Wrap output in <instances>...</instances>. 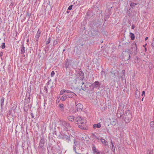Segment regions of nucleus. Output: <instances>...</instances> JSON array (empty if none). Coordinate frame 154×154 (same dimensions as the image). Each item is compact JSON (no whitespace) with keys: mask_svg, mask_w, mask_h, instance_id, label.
<instances>
[{"mask_svg":"<svg viewBox=\"0 0 154 154\" xmlns=\"http://www.w3.org/2000/svg\"><path fill=\"white\" fill-rule=\"evenodd\" d=\"M46 104V101L45 102V104Z\"/></svg>","mask_w":154,"mask_h":154,"instance_id":"49530a36","label":"nucleus"},{"mask_svg":"<svg viewBox=\"0 0 154 154\" xmlns=\"http://www.w3.org/2000/svg\"><path fill=\"white\" fill-rule=\"evenodd\" d=\"M79 85H82L81 86V88L83 90H85L86 89V85H85L84 82H83L82 80H81L79 82Z\"/></svg>","mask_w":154,"mask_h":154,"instance_id":"20e7f679","label":"nucleus"},{"mask_svg":"<svg viewBox=\"0 0 154 154\" xmlns=\"http://www.w3.org/2000/svg\"><path fill=\"white\" fill-rule=\"evenodd\" d=\"M69 63L68 62H66L65 66V67L66 68H67L69 66Z\"/></svg>","mask_w":154,"mask_h":154,"instance_id":"393cba45","label":"nucleus"},{"mask_svg":"<svg viewBox=\"0 0 154 154\" xmlns=\"http://www.w3.org/2000/svg\"><path fill=\"white\" fill-rule=\"evenodd\" d=\"M68 98L66 94L63 95L61 97V100L62 101H64Z\"/></svg>","mask_w":154,"mask_h":154,"instance_id":"4468645a","label":"nucleus"},{"mask_svg":"<svg viewBox=\"0 0 154 154\" xmlns=\"http://www.w3.org/2000/svg\"><path fill=\"white\" fill-rule=\"evenodd\" d=\"M111 144H112V146L114 145V143H113L112 141V140H111Z\"/></svg>","mask_w":154,"mask_h":154,"instance_id":"58836bf2","label":"nucleus"},{"mask_svg":"<svg viewBox=\"0 0 154 154\" xmlns=\"http://www.w3.org/2000/svg\"><path fill=\"white\" fill-rule=\"evenodd\" d=\"M125 122L126 123H129L132 118V115L129 112H126L124 116Z\"/></svg>","mask_w":154,"mask_h":154,"instance_id":"f03ea898","label":"nucleus"},{"mask_svg":"<svg viewBox=\"0 0 154 154\" xmlns=\"http://www.w3.org/2000/svg\"><path fill=\"white\" fill-rule=\"evenodd\" d=\"M2 48V49H4L5 48V43H2V45L1 46Z\"/></svg>","mask_w":154,"mask_h":154,"instance_id":"cd10ccee","label":"nucleus"},{"mask_svg":"<svg viewBox=\"0 0 154 154\" xmlns=\"http://www.w3.org/2000/svg\"><path fill=\"white\" fill-rule=\"evenodd\" d=\"M134 27H135L134 25H133L132 26V29H134Z\"/></svg>","mask_w":154,"mask_h":154,"instance_id":"4c0bfd02","label":"nucleus"},{"mask_svg":"<svg viewBox=\"0 0 154 154\" xmlns=\"http://www.w3.org/2000/svg\"><path fill=\"white\" fill-rule=\"evenodd\" d=\"M67 91V92H67L68 93H72V92L69 91H68V90H66Z\"/></svg>","mask_w":154,"mask_h":154,"instance_id":"a19ab883","label":"nucleus"},{"mask_svg":"<svg viewBox=\"0 0 154 154\" xmlns=\"http://www.w3.org/2000/svg\"><path fill=\"white\" fill-rule=\"evenodd\" d=\"M25 48L24 47V45L23 44H22L21 46V53L22 54H23L24 53H25Z\"/></svg>","mask_w":154,"mask_h":154,"instance_id":"ddd939ff","label":"nucleus"},{"mask_svg":"<svg viewBox=\"0 0 154 154\" xmlns=\"http://www.w3.org/2000/svg\"><path fill=\"white\" fill-rule=\"evenodd\" d=\"M101 126V125L100 123L97 124H95L93 125L94 128L95 129L96 128H100Z\"/></svg>","mask_w":154,"mask_h":154,"instance_id":"f8f14e48","label":"nucleus"},{"mask_svg":"<svg viewBox=\"0 0 154 154\" xmlns=\"http://www.w3.org/2000/svg\"><path fill=\"white\" fill-rule=\"evenodd\" d=\"M75 122L79 125V127L82 129L86 130L87 127L85 125V120L81 117H77L75 119Z\"/></svg>","mask_w":154,"mask_h":154,"instance_id":"f257e3e1","label":"nucleus"},{"mask_svg":"<svg viewBox=\"0 0 154 154\" xmlns=\"http://www.w3.org/2000/svg\"><path fill=\"white\" fill-rule=\"evenodd\" d=\"M51 42V38H50L49 37L48 39L47 40L46 44L47 45L49 44Z\"/></svg>","mask_w":154,"mask_h":154,"instance_id":"5701e85b","label":"nucleus"},{"mask_svg":"<svg viewBox=\"0 0 154 154\" xmlns=\"http://www.w3.org/2000/svg\"><path fill=\"white\" fill-rule=\"evenodd\" d=\"M144 46L145 48V47H145V46H144H144Z\"/></svg>","mask_w":154,"mask_h":154,"instance_id":"09e8293b","label":"nucleus"},{"mask_svg":"<svg viewBox=\"0 0 154 154\" xmlns=\"http://www.w3.org/2000/svg\"><path fill=\"white\" fill-rule=\"evenodd\" d=\"M133 47H135V48H134V50H136L137 49V45H136V44H134L133 45Z\"/></svg>","mask_w":154,"mask_h":154,"instance_id":"bb28decb","label":"nucleus"},{"mask_svg":"<svg viewBox=\"0 0 154 154\" xmlns=\"http://www.w3.org/2000/svg\"><path fill=\"white\" fill-rule=\"evenodd\" d=\"M74 146H73L74 149V150L75 151V150H76V146L78 144V143L75 141V140H74Z\"/></svg>","mask_w":154,"mask_h":154,"instance_id":"6ab92c4d","label":"nucleus"},{"mask_svg":"<svg viewBox=\"0 0 154 154\" xmlns=\"http://www.w3.org/2000/svg\"><path fill=\"white\" fill-rule=\"evenodd\" d=\"M148 39V37H146L145 38V40L146 41Z\"/></svg>","mask_w":154,"mask_h":154,"instance_id":"79ce46f5","label":"nucleus"},{"mask_svg":"<svg viewBox=\"0 0 154 154\" xmlns=\"http://www.w3.org/2000/svg\"><path fill=\"white\" fill-rule=\"evenodd\" d=\"M71 94H66L68 97L72 98L74 96V94L73 92H72ZM75 95H76V94H75Z\"/></svg>","mask_w":154,"mask_h":154,"instance_id":"f3484780","label":"nucleus"},{"mask_svg":"<svg viewBox=\"0 0 154 154\" xmlns=\"http://www.w3.org/2000/svg\"><path fill=\"white\" fill-rule=\"evenodd\" d=\"M143 98H143H143H142V101H143Z\"/></svg>","mask_w":154,"mask_h":154,"instance_id":"c03bdc74","label":"nucleus"},{"mask_svg":"<svg viewBox=\"0 0 154 154\" xmlns=\"http://www.w3.org/2000/svg\"><path fill=\"white\" fill-rule=\"evenodd\" d=\"M147 45V44H145V45Z\"/></svg>","mask_w":154,"mask_h":154,"instance_id":"8fccbe9b","label":"nucleus"},{"mask_svg":"<svg viewBox=\"0 0 154 154\" xmlns=\"http://www.w3.org/2000/svg\"><path fill=\"white\" fill-rule=\"evenodd\" d=\"M130 36L131 39L134 40V39L135 38L134 34L131 32H130Z\"/></svg>","mask_w":154,"mask_h":154,"instance_id":"a211bd4d","label":"nucleus"},{"mask_svg":"<svg viewBox=\"0 0 154 154\" xmlns=\"http://www.w3.org/2000/svg\"><path fill=\"white\" fill-rule=\"evenodd\" d=\"M92 150L93 152L95 153L99 154L100 152H98L95 146H93L92 148Z\"/></svg>","mask_w":154,"mask_h":154,"instance_id":"2eb2a0df","label":"nucleus"},{"mask_svg":"<svg viewBox=\"0 0 154 154\" xmlns=\"http://www.w3.org/2000/svg\"><path fill=\"white\" fill-rule=\"evenodd\" d=\"M75 104H76V103H76V101L75 102Z\"/></svg>","mask_w":154,"mask_h":154,"instance_id":"de8ad7c7","label":"nucleus"},{"mask_svg":"<svg viewBox=\"0 0 154 154\" xmlns=\"http://www.w3.org/2000/svg\"><path fill=\"white\" fill-rule=\"evenodd\" d=\"M153 154V151L152 149H150V150H149V151L147 152V154Z\"/></svg>","mask_w":154,"mask_h":154,"instance_id":"b1692460","label":"nucleus"},{"mask_svg":"<svg viewBox=\"0 0 154 154\" xmlns=\"http://www.w3.org/2000/svg\"><path fill=\"white\" fill-rule=\"evenodd\" d=\"M145 92L144 91H143L142 92V96H143V95H145Z\"/></svg>","mask_w":154,"mask_h":154,"instance_id":"f704fd0d","label":"nucleus"},{"mask_svg":"<svg viewBox=\"0 0 154 154\" xmlns=\"http://www.w3.org/2000/svg\"><path fill=\"white\" fill-rule=\"evenodd\" d=\"M60 107L61 108H63L64 107V105L63 104H60Z\"/></svg>","mask_w":154,"mask_h":154,"instance_id":"2f4dec72","label":"nucleus"},{"mask_svg":"<svg viewBox=\"0 0 154 154\" xmlns=\"http://www.w3.org/2000/svg\"><path fill=\"white\" fill-rule=\"evenodd\" d=\"M152 48L154 49V38H153V42L151 44Z\"/></svg>","mask_w":154,"mask_h":154,"instance_id":"a878e982","label":"nucleus"},{"mask_svg":"<svg viewBox=\"0 0 154 154\" xmlns=\"http://www.w3.org/2000/svg\"><path fill=\"white\" fill-rule=\"evenodd\" d=\"M112 150L113 151H114L115 150V148L114 145L112 146Z\"/></svg>","mask_w":154,"mask_h":154,"instance_id":"473e14b6","label":"nucleus"},{"mask_svg":"<svg viewBox=\"0 0 154 154\" xmlns=\"http://www.w3.org/2000/svg\"><path fill=\"white\" fill-rule=\"evenodd\" d=\"M66 92H67V91L66 90H62V91H61L60 92V94H63L64 93Z\"/></svg>","mask_w":154,"mask_h":154,"instance_id":"412c9836","label":"nucleus"},{"mask_svg":"<svg viewBox=\"0 0 154 154\" xmlns=\"http://www.w3.org/2000/svg\"><path fill=\"white\" fill-rule=\"evenodd\" d=\"M137 5V4H136L134 2H131L130 5V6L132 8H133L135 7V6Z\"/></svg>","mask_w":154,"mask_h":154,"instance_id":"aec40b11","label":"nucleus"},{"mask_svg":"<svg viewBox=\"0 0 154 154\" xmlns=\"http://www.w3.org/2000/svg\"><path fill=\"white\" fill-rule=\"evenodd\" d=\"M68 120L71 122H73L74 121H75V120L74 119V117L73 116H69L68 117Z\"/></svg>","mask_w":154,"mask_h":154,"instance_id":"9b49d317","label":"nucleus"},{"mask_svg":"<svg viewBox=\"0 0 154 154\" xmlns=\"http://www.w3.org/2000/svg\"><path fill=\"white\" fill-rule=\"evenodd\" d=\"M41 33V31L38 29L35 36V40L37 42L38 41V38L40 36Z\"/></svg>","mask_w":154,"mask_h":154,"instance_id":"39448f33","label":"nucleus"},{"mask_svg":"<svg viewBox=\"0 0 154 154\" xmlns=\"http://www.w3.org/2000/svg\"><path fill=\"white\" fill-rule=\"evenodd\" d=\"M86 154H88V153H87Z\"/></svg>","mask_w":154,"mask_h":154,"instance_id":"3c124183","label":"nucleus"},{"mask_svg":"<svg viewBox=\"0 0 154 154\" xmlns=\"http://www.w3.org/2000/svg\"><path fill=\"white\" fill-rule=\"evenodd\" d=\"M3 52H0V56L1 57L3 55Z\"/></svg>","mask_w":154,"mask_h":154,"instance_id":"c9c22d12","label":"nucleus"},{"mask_svg":"<svg viewBox=\"0 0 154 154\" xmlns=\"http://www.w3.org/2000/svg\"><path fill=\"white\" fill-rule=\"evenodd\" d=\"M43 141H44V139H41V140L40 141V144H41V143H42Z\"/></svg>","mask_w":154,"mask_h":154,"instance_id":"e433bc0d","label":"nucleus"},{"mask_svg":"<svg viewBox=\"0 0 154 154\" xmlns=\"http://www.w3.org/2000/svg\"><path fill=\"white\" fill-rule=\"evenodd\" d=\"M150 125L151 127H154V122L153 121H151L150 123Z\"/></svg>","mask_w":154,"mask_h":154,"instance_id":"4be33fe9","label":"nucleus"},{"mask_svg":"<svg viewBox=\"0 0 154 154\" xmlns=\"http://www.w3.org/2000/svg\"><path fill=\"white\" fill-rule=\"evenodd\" d=\"M100 140L103 144L105 146H108V142L104 139L101 138Z\"/></svg>","mask_w":154,"mask_h":154,"instance_id":"0eeeda50","label":"nucleus"},{"mask_svg":"<svg viewBox=\"0 0 154 154\" xmlns=\"http://www.w3.org/2000/svg\"><path fill=\"white\" fill-rule=\"evenodd\" d=\"M99 85V82L97 81H96L92 85L93 88H96L98 87Z\"/></svg>","mask_w":154,"mask_h":154,"instance_id":"6e6552de","label":"nucleus"},{"mask_svg":"<svg viewBox=\"0 0 154 154\" xmlns=\"http://www.w3.org/2000/svg\"><path fill=\"white\" fill-rule=\"evenodd\" d=\"M29 42V39H28L27 40V42Z\"/></svg>","mask_w":154,"mask_h":154,"instance_id":"a18cd8bd","label":"nucleus"},{"mask_svg":"<svg viewBox=\"0 0 154 154\" xmlns=\"http://www.w3.org/2000/svg\"><path fill=\"white\" fill-rule=\"evenodd\" d=\"M4 100L5 99L4 97L2 98L1 99V109L2 108V106L4 105Z\"/></svg>","mask_w":154,"mask_h":154,"instance_id":"dca6fc26","label":"nucleus"},{"mask_svg":"<svg viewBox=\"0 0 154 154\" xmlns=\"http://www.w3.org/2000/svg\"><path fill=\"white\" fill-rule=\"evenodd\" d=\"M63 125L67 130L70 129V127L69 123L64 122L63 123Z\"/></svg>","mask_w":154,"mask_h":154,"instance_id":"423d86ee","label":"nucleus"},{"mask_svg":"<svg viewBox=\"0 0 154 154\" xmlns=\"http://www.w3.org/2000/svg\"><path fill=\"white\" fill-rule=\"evenodd\" d=\"M49 83L48 82L47 83L46 85H45V86L44 87V89L46 93H47L48 92V89L49 88V87H50L49 86Z\"/></svg>","mask_w":154,"mask_h":154,"instance_id":"9d476101","label":"nucleus"},{"mask_svg":"<svg viewBox=\"0 0 154 154\" xmlns=\"http://www.w3.org/2000/svg\"><path fill=\"white\" fill-rule=\"evenodd\" d=\"M55 73L54 71H52L51 73V77L53 76L54 75Z\"/></svg>","mask_w":154,"mask_h":154,"instance_id":"c85d7f7f","label":"nucleus"},{"mask_svg":"<svg viewBox=\"0 0 154 154\" xmlns=\"http://www.w3.org/2000/svg\"><path fill=\"white\" fill-rule=\"evenodd\" d=\"M147 50V48H146V47H145V51H146Z\"/></svg>","mask_w":154,"mask_h":154,"instance_id":"37998d69","label":"nucleus"},{"mask_svg":"<svg viewBox=\"0 0 154 154\" xmlns=\"http://www.w3.org/2000/svg\"><path fill=\"white\" fill-rule=\"evenodd\" d=\"M83 105L82 104L79 103L77 104L75 106V112H76V111L78 112L81 111L83 109Z\"/></svg>","mask_w":154,"mask_h":154,"instance_id":"7ed1b4c3","label":"nucleus"},{"mask_svg":"<svg viewBox=\"0 0 154 154\" xmlns=\"http://www.w3.org/2000/svg\"><path fill=\"white\" fill-rule=\"evenodd\" d=\"M57 43V40H55L54 43V45H56Z\"/></svg>","mask_w":154,"mask_h":154,"instance_id":"72a5a7b5","label":"nucleus"},{"mask_svg":"<svg viewBox=\"0 0 154 154\" xmlns=\"http://www.w3.org/2000/svg\"><path fill=\"white\" fill-rule=\"evenodd\" d=\"M109 16H106V15L105 16V18H104V20L105 21H106L107 19L109 18Z\"/></svg>","mask_w":154,"mask_h":154,"instance_id":"c756f323","label":"nucleus"},{"mask_svg":"<svg viewBox=\"0 0 154 154\" xmlns=\"http://www.w3.org/2000/svg\"><path fill=\"white\" fill-rule=\"evenodd\" d=\"M111 144H112V146L114 145V143H113L112 141V140H111Z\"/></svg>","mask_w":154,"mask_h":154,"instance_id":"ea45409f","label":"nucleus"},{"mask_svg":"<svg viewBox=\"0 0 154 154\" xmlns=\"http://www.w3.org/2000/svg\"><path fill=\"white\" fill-rule=\"evenodd\" d=\"M72 5H71L69 7L68 9L69 10H71L72 9Z\"/></svg>","mask_w":154,"mask_h":154,"instance_id":"7c9ffc66","label":"nucleus"},{"mask_svg":"<svg viewBox=\"0 0 154 154\" xmlns=\"http://www.w3.org/2000/svg\"><path fill=\"white\" fill-rule=\"evenodd\" d=\"M116 119L114 118H112L111 120L110 123L111 125H116Z\"/></svg>","mask_w":154,"mask_h":154,"instance_id":"1a4fd4ad","label":"nucleus"},{"mask_svg":"<svg viewBox=\"0 0 154 154\" xmlns=\"http://www.w3.org/2000/svg\"><path fill=\"white\" fill-rule=\"evenodd\" d=\"M78 154H80V153H78Z\"/></svg>","mask_w":154,"mask_h":154,"instance_id":"603ef678","label":"nucleus"}]
</instances>
